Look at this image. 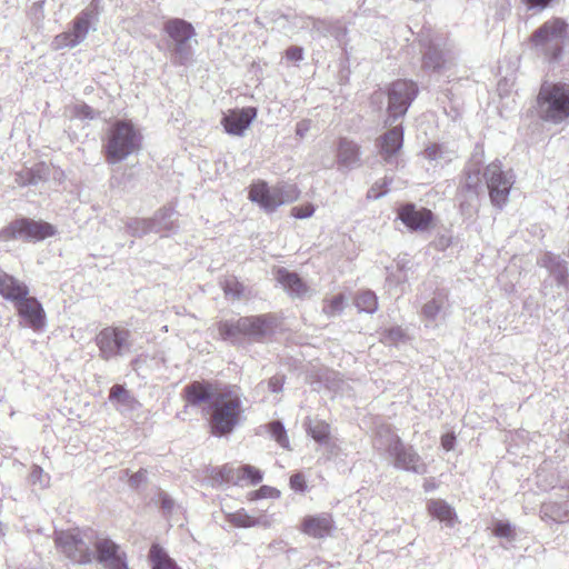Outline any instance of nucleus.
I'll return each instance as SVG.
<instances>
[{
	"mask_svg": "<svg viewBox=\"0 0 569 569\" xmlns=\"http://www.w3.org/2000/svg\"><path fill=\"white\" fill-rule=\"evenodd\" d=\"M189 405L208 402L211 407V430L214 436L230 433L240 422L242 416L241 399L233 391H217L211 385L194 381L184 388Z\"/></svg>",
	"mask_w": 569,
	"mask_h": 569,
	"instance_id": "1",
	"label": "nucleus"
},
{
	"mask_svg": "<svg viewBox=\"0 0 569 569\" xmlns=\"http://www.w3.org/2000/svg\"><path fill=\"white\" fill-rule=\"evenodd\" d=\"M142 147L140 130L129 120H117L107 132L104 144L107 161L119 163L138 153Z\"/></svg>",
	"mask_w": 569,
	"mask_h": 569,
	"instance_id": "2",
	"label": "nucleus"
},
{
	"mask_svg": "<svg viewBox=\"0 0 569 569\" xmlns=\"http://www.w3.org/2000/svg\"><path fill=\"white\" fill-rule=\"evenodd\" d=\"M376 447L388 452L395 468L418 475L427 472V465L422 458L411 446H406L391 429L386 427L378 432Z\"/></svg>",
	"mask_w": 569,
	"mask_h": 569,
	"instance_id": "3",
	"label": "nucleus"
},
{
	"mask_svg": "<svg viewBox=\"0 0 569 569\" xmlns=\"http://www.w3.org/2000/svg\"><path fill=\"white\" fill-rule=\"evenodd\" d=\"M537 112L540 119L555 124L569 117V84L546 82L537 97Z\"/></svg>",
	"mask_w": 569,
	"mask_h": 569,
	"instance_id": "4",
	"label": "nucleus"
},
{
	"mask_svg": "<svg viewBox=\"0 0 569 569\" xmlns=\"http://www.w3.org/2000/svg\"><path fill=\"white\" fill-rule=\"evenodd\" d=\"M531 43L547 59H558L569 48V24L559 18L550 19L533 32Z\"/></svg>",
	"mask_w": 569,
	"mask_h": 569,
	"instance_id": "5",
	"label": "nucleus"
},
{
	"mask_svg": "<svg viewBox=\"0 0 569 569\" xmlns=\"http://www.w3.org/2000/svg\"><path fill=\"white\" fill-rule=\"evenodd\" d=\"M299 194L300 191L295 184L277 183L268 186L262 180L253 182L249 189V199L268 212L274 211L282 204L296 201Z\"/></svg>",
	"mask_w": 569,
	"mask_h": 569,
	"instance_id": "6",
	"label": "nucleus"
},
{
	"mask_svg": "<svg viewBox=\"0 0 569 569\" xmlns=\"http://www.w3.org/2000/svg\"><path fill=\"white\" fill-rule=\"evenodd\" d=\"M163 30L173 42V62L180 66L190 62L198 44L193 26L182 19H170Z\"/></svg>",
	"mask_w": 569,
	"mask_h": 569,
	"instance_id": "7",
	"label": "nucleus"
},
{
	"mask_svg": "<svg viewBox=\"0 0 569 569\" xmlns=\"http://www.w3.org/2000/svg\"><path fill=\"white\" fill-rule=\"evenodd\" d=\"M483 178L492 204L499 209L503 208L509 199L515 176L511 170H503L500 161H493L487 166Z\"/></svg>",
	"mask_w": 569,
	"mask_h": 569,
	"instance_id": "8",
	"label": "nucleus"
},
{
	"mask_svg": "<svg viewBox=\"0 0 569 569\" xmlns=\"http://www.w3.org/2000/svg\"><path fill=\"white\" fill-rule=\"evenodd\" d=\"M54 234L56 228L52 224L44 221L21 218L3 228L0 232V238L4 241H41Z\"/></svg>",
	"mask_w": 569,
	"mask_h": 569,
	"instance_id": "9",
	"label": "nucleus"
},
{
	"mask_svg": "<svg viewBox=\"0 0 569 569\" xmlns=\"http://www.w3.org/2000/svg\"><path fill=\"white\" fill-rule=\"evenodd\" d=\"M271 322L266 316L243 317L234 321H224L219 326L220 336L224 340H237L240 336L260 338L269 333Z\"/></svg>",
	"mask_w": 569,
	"mask_h": 569,
	"instance_id": "10",
	"label": "nucleus"
},
{
	"mask_svg": "<svg viewBox=\"0 0 569 569\" xmlns=\"http://www.w3.org/2000/svg\"><path fill=\"white\" fill-rule=\"evenodd\" d=\"M56 543L73 562L84 565L94 558V552L90 549V538L78 530L58 532Z\"/></svg>",
	"mask_w": 569,
	"mask_h": 569,
	"instance_id": "11",
	"label": "nucleus"
},
{
	"mask_svg": "<svg viewBox=\"0 0 569 569\" xmlns=\"http://www.w3.org/2000/svg\"><path fill=\"white\" fill-rule=\"evenodd\" d=\"M94 14L91 10L80 12L72 21L70 31L57 34L51 41V48L54 51L62 49H72L81 44L88 37L92 28Z\"/></svg>",
	"mask_w": 569,
	"mask_h": 569,
	"instance_id": "12",
	"label": "nucleus"
},
{
	"mask_svg": "<svg viewBox=\"0 0 569 569\" xmlns=\"http://www.w3.org/2000/svg\"><path fill=\"white\" fill-rule=\"evenodd\" d=\"M417 94V86L412 81H395L388 90V114L392 120L402 117Z\"/></svg>",
	"mask_w": 569,
	"mask_h": 569,
	"instance_id": "13",
	"label": "nucleus"
},
{
	"mask_svg": "<svg viewBox=\"0 0 569 569\" xmlns=\"http://www.w3.org/2000/svg\"><path fill=\"white\" fill-rule=\"evenodd\" d=\"M129 332L118 328H104L97 336V345L103 359H111L128 347Z\"/></svg>",
	"mask_w": 569,
	"mask_h": 569,
	"instance_id": "14",
	"label": "nucleus"
},
{
	"mask_svg": "<svg viewBox=\"0 0 569 569\" xmlns=\"http://www.w3.org/2000/svg\"><path fill=\"white\" fill-rule=\"evenodd\" d=\"M14 303L19 317L22 318L24 326L34 331L42 330L46 327L47 317L40 301L26 295L24 298L18 299Z\"/></svg>",
	"mask_w": 569,
	"mask_h": 569,
	"instance_id": "15",
	"label": "nucleus"
},
{
	"mask_svg": "<svg viewBox=\"0 0 569 569\" xmlns=\"http://www.w3.org/2000/svg\"><path fill=\"white\" fill-rule=\"evenodd\" d=\"M96 556L104 569H128L123 552L108 538H97L93 542Z\"/></svg>",
	"mask_w": 569,
	"mask_h": 569,
	"instance_id": "16",
	"label": "nucleus"
},
{
	"mask_svg": "<svg viewBox=\"0 0 569 569\" xmlns=\"http://www.w3.org/2000/svg\"><path fill=\"white\" fill-rule=\"evenodd\" d=\"M256 117L257 109L253 107L232 109L223 114L221 124L228 134L242 137Z\"/></svg>",
	"mask_w": 569,
	"mask_h": 569,
	"instance_id": "17",
	"label": "nucleus"
},
{
	"mask_svg": "<svg viewBox=\"0 0 569 569\" xmlns=\"http://www.w3.org/2000/svg\"><path fill=\"white\" fill-rule=\"evenodd\" d=\"M174 212L171 209H162L156 213L151 220H136L129 227L133 234L142 236L144 233L154 231L162 232L169 231L173 228Z\"/></svg>",
	"mask_w": 569,
	"mask_h": 569,
	"instance_id": "18",
	"label": "nucleus"
},
{
	"mask_svg": "<svg viewBox=\"0 0 569 569\" xmlns=\"http://www.w3.org/2000/svg\"><path fill=\"white\" fill-rule=\"evenodd\" d=\"M335 529L333 519L327 512L306 516L301 523V531L315 539L330 537Z\"/></svg>",
	"mask_w": 569,
	"mask_h": 569,
	"instance_id": "19",
	"label": "nucleus"
},
{
	"mask_svg": "<svg viewBox=\"0 0 569 569\" xmlns=\"http://www.w3.org/2000/svg\"><path fill=\"white\" fill-rule=\"evenodd\" d=\"M398 218L410 230L425 231L432 221V212L426 208H417L408 203L399 208Z\"/></svg>",
	"mask_w": 569,
	"mask_h": 569,
	"instance_id": "20",
	"label": "nucleus"
},
{
	"mask_svg": "<svg viewBox=\"0 0 569 569\" xmlns=\"http://www.w3.org/2000/svg\"><path fill=\"white\" fill-rule=\"evenodd\" d=\"M403 143V130L395 127L386 132L379 140L380 156L387 163L397 162Z\"/></svg>",
	"mask_w": 569,
	"mask_h": 569,
	"instance_id": "21",
	"label": "nucleus"
},
{
	"mask_svg": "<svg viewBox=\"0 0 569 569\" xmlns=\"http://www.w3.org/2000/svg\"><path fill=\"white\" fill-rule=\"evenodd\" d=\"M447 296L436 293L421 308V318L427 328H437L440 320L446 318Z\"/></svg>",
	"mask_w": 569,
	"mask_h": 569,
	"instance_id": "22",
	"label": "nucleus"
},
{
	"mask_svg": "<svg viewBox=\"0 0 569 569\" xmlns=\"http://www.w3.org/2000/svg\"><path fill=\"white\" fill-rule=\"evenodd\" d=\"M274 278L292 298H303L309 292L307 284L296 272L279 268L276 270Z\"/></svg>",
	"mask_w": 569,
	"mask_h": 569,
	"instance_id": "23",
	"label": "nucleus"
},
{
	"mask_svg": "<svg viewBox=\"0 0 569 569\" xmlns=\"http://www.w3.org/2000/svg\"><path fill=\"white\" fill-rule=\"evenodd\" d=\"M541 517L555 522L569 521V489L566 491V495L545 502L541 506Z\"/></svg>",
	"mask_w": 569,
	"mask_h": 569,
	"instance_id": "24",
	"label": "nucleus"
},
{
	"mask_svg": "<svg viewBox=\"0 0 569 569\" xmlns=\"http://www.w3.org/2000/svg\"><path fill=\"white\" fill-rule=\"evenodd\" d=\"M26 295H29V288L23 281L0 271L1 297L8 301L16 302L18 299L24 298Z\"/></svg>",
	"mask_w": 569,
	"mask_h": 569,
	"instance_id": "25",
	"label": "nucleus"
},
{
	"mask_svg": "<svg viewBox=\"0 0 569 569\" xmlns=\"http://www.w3.org/2000/svg\"><path fill=\"white\" fill-rule=\"evenodd\" d=\"M221 477L227 482H233L239 485L240 481L247 479L251 485H257L262 480V473L260 470L252 466H242L237 469L230 467H223L221 470Z\"/></svg>",
	"mask_w": 569,
	"mask_h": 569,
	"instance_id": "26",
	"label": "nucleus"
},
{
	"mask_svg": "<svg viewBox=\"0 0 569 569\" xmlns=\"http://www.w3.org/2000/svg\"><path fill=\"white\" fill-rule=\"evenodd\" d=\"M227 520L238 528H252V527H270V520L262 517L250 516L244 509H239L234 512H226Z\"/></svg>",
	"mask_w": 569,
	"mask_h": 569,
	"instance_id": "27",
	"label": "nucleus"
},
{
	"mask_svg": "<svg viewBox=\"0 0 569 569\" xmlns=\"http://www.w3.org/2000/svg\"><path fill=\"white\" fill-rule=\"evenodd\" d=\"M337 162L341 169H352L359 163V149L356 143L341 139L338 147Z\"/></svg>",
	"mask_w": 569,
	"mask_h": 569,
	"instance_id": "28",
	"label": "nucleus"
},
{
	"mask_svg": "<svg viewBox=\"0 0 569 569\" xmlns=\"http://www.w3.org/2000/svg\"><path fill=\"white\" fill-rule=\"evenodd\" d=\"M429 513L443 522L448 527H453L458 522L455 509L445 500L433 499L428 502Z\"/></svg>",
	"mask_w": 569,
	"mask_h": 569,
	"instance_id": "29",
	"label": "nucleus"
},
{
	"mask_svg": "<svg viewBox=\"0 0 569 569\" xmlns=\"http://www.w3.org/2000/svg\"><path fill=\"white\" fill-rule=\"evenodd\" d=\"M306 426L308 435H310L315 441L330 450L333 449L335 443L330 437V426L327 422L318 419H308Z\"/></svg>",
	"mask_w": 569,
	"mask_h": 569,
	"instance_id": "30",
	"label": "nucleus"
},
{
	"mask_svg": "<svg viewBox=\"0 0 569 569\" xmlns=\"http://www.w3.org/2000/svg\"><path fill=\"white\" fill-rule=\"evenodd\" d=\"M149 557L152 562V569H179L167 552L157 545L151 547Z\"/></svg>",
	"mask_w": 569,
	"mask_h": 569,
	"instance_id": "31",
	"label": "nucleus"
},
{
	"mask_svg": "<svg viewBox=\"0 0 569 569\" xmlns=\"http://www.w3.org/2000/svg\"><path fill=\"white\" fill-rule=\"evenodd\" d=\"M356 306L359 311L373 313L378 309V299L375 292L366 290L356 297Z\"/></svg>",
	"mask_w": 569,
	"mask_h": 569,
	"instance_id": "32",
	"label": "nucleus"
},
{
	"mask_svg": "<svg viewBox=\"0 0 569 569\" xmlns=\"http://www.w3.org/2000/svg\"><path fill=\"white\" fill-rule=\"evenodd\" d=\"M448 62L443 53L437 49L429 50L423 58V67L433 71H440Z\"/></svg>",
	"mask_w": 569,
	"mask_h": 569,
	"instance_id": "33",
	"label": "nucleus"
},
{
	"mask_svg": "<svg viewBox=\"0 0 569 569\" xmlns=\"http://www.w3.org/2000/svg\"><path fill=\"white\" fill-rule=\"evenodd\" d=\"M223 290L224 295L232 300H239L247 297L244 286L240 283L236 278L226 279L223 283Z\"/></svg>",
	"mask_w": 569,
	"mask_h": 569,
	"instance_id": "34",
	"label": "nucleus"
},
{
	"mask_svg": "<svg viewBox=\"0 0 569 569\" xmlns=\"http://www.w3.org/2000/svg\"><path fill=\"white\" fill-rule=\"evenodd\" d=\"M66 113L70 118H77L80 120H91L96 117L94 110L81 102L67 107Z\"/></svg>",
	"mask_w": 569,
	"mask_h": 569,
	"instance_id": "35",
	"label": "nucleus"
},
{
	"mask_svg": "<svg viewBox=\"0 0 569 569\" xmlns=\"http://www.w3.org/2000/svg\"><path fill=\"white\" fill-rule=\"evenodd\" d=\"M271 437L284 449L290 448V442L283 425L280 421H273L269 425Z\"/></svg>",
	"mask_w": 569,
	"mask_h": 569,
	"instance_id": "36",
	"label": "nucleus"
},
{
	"mask_svg": "<svg viewBox=\"0 0 569 569\" xmlns=\"http://www.w3.org/2000/svg\"><path fill=\"white\" fill-rule=\"evenodd\" d=\"M346 299L343 295H337L330 300H327L323 306V311L328 316L339 315L345 308Z\"/></svg>",
	"mask_w": 569,
	"mask_h": 569,
	"instance_id": "37",
	"label": "nucleus"
},
{
	"mask_svg": "<svg viewBox=\"0 0 569 569\" xmlns=\"http://www.w3.org/2000/svg\"><path fill=\"white\" fill-rule=\"evenodd\" d=\"M29 479L33 486H38L41 489L47 488L50 483V476L38 466L32 468Z\"/></svg>",
	"mask_w": 569,
	"mask_h": 569,
	"instance_id": "38",
	"label": "nucleus"
},
{
	"mask_svg": "<svg viewBox=\"0 0 569 569\" xmlns=\"http://www.w3.org/2000/svg\"><path fill=\"white\" fill-rule=\"evenodd\" d=\"M280 497V491L273 487L262 486L258 490L249 493V500H258L264 498L276 499Z\"/></svg>",
	"mask_w": 569,
	"mask_h": 569,
	"instance_id": "39",
	"label": "nucleus"
},
{
	"mask_svg": "<svg viewBox=\"0 0 569 569\" xmlns=\"http://www.w3.org/2000/svg\"><path fill=\"white\" fill-rule=\"evenodd\" d=\"M493 533L500 538L513 539L515 529L510 522L498 520L493 525Z\"/></svg>",
	"mask_w": 569,
	"mask_h": 569,
	"instance_id": "40",
	"label": "nucleus"
},
{
	"mask_svg": "<svg viewBox=\"0 0 569 569\" xmlns=\"http://www.w3.org/2000/svg\"><path fill=\"white\" fill-rule=\"evenodd\" d=\"M403 338L405 332L400 327H393L391 329L385 330L381 333V341L388 345L397 343Z\"/></svg>",
	"mask_w": 569,
	"mask_h": 569,
	"instance_id": "41",
	"label": "nucleus"
},
{
	"mask_svg": "<svg viewBox=\"0 0 569 569\" xmlns=\"http://www.w3.org/2000/svg\"><path fill=\"white\" fill-rule=\"evenodd\" d=\"M549 272L555 277L559 284L567 286L569 280V273L565 261L560 262L558 266L550 269Z\"/></svg>",
	"mask_w": 569,
	"mask_h": 569,
	"instance_id": "42",
	"label": "nucleus"
},
{
	"mask_svg": "<svg viewBox=\"0 0 569 569\" xmlns=\"http://www.w3.org/2000/svg\"><path fill=\"white\" fill-rule=\"evenodd\" d=\"M316 208L308 203L305 206H296L291 209V216L296 219H307L313 216Z\"/></svg>",
	"mask_w": 569,
	"mask_h": 569,
	"instance_id": "43",
	"label": "nucleus"
},
{
	"mask_svg": "<svg viewBox=\"0 0 569 569\" xmlns=\"http://www.w3.org/2000/svg\"><path fill=\"white\" fill-rule=\"evenodd\" d=\"M467 178H466V186L469 189H477L479 184L481 183V177H480V170L479 168H473L470 166L467 169Z\"/></svg>",
	"mask_w": 569,
	"mask_h": 569,
	"instance_id": "44",
	"label": "nucleus"
},
{
	"mask_svg": "<svg viewBox=\"0 0 569 569\" xmlns=\"http://www.w3.org/2000/svg\"><path fill=\"white\" fill-rule=\"evenodd\" d=\"M284 57L288 61L297 64L305 59V50L302 47L292 46L286 50Z\"/></svg>",
	"mask_w": 569,
	"mask_h": 569,
	"instance_id": "45",
	"label": "nucleus"
},
{
	"mask_svg": "<svg viewBox=\"0 0 569 569\" xmlns=\"http://www.w3.org/2000/svg\"><path fill=\"white\" fill-rule=\"evenodd\" d=\"M290 488L296 491L303 493L307 490V481L302 473L298 472L290 477Z\"/></svg>",
	"mask_w": 569,
	"mask_h": 569,
	"instance_id": "46",
	"label": "nucleus"
},
{
	"mask_svg": "<svg viewBox=\"0 0 569 569\" xmlns=\"http://www.w3.org/2000/svg\"><path fill=\"white\" fill-rule=\"evenodd\" d=\"M110 400L126 402L129 399L128 391L120 385H116L110 390Z\"/></svg>",
	"mask_w": 569,
	"mask_h": 569,
	"instance_id": "47",
	"label": "nucleus"
},
{
	"mask_svg": "<svg viewBox=\"0 0 569 569\" xmlns=\"http://www.w3.org/2000/svg\"><path fill=\"white\" fill-rule=\"evenodd\" d=\"M562 261L563 260L559 256H556V254H552L550 252H547L541 258L540 263H541L542 267H545L548 270H550V269L555 268L556 266H558Z\"/></svg>",
	"mask_w": 569,
	"mask_h": 569,
	"instance_id": "48",
	"label": "nucleus"
},
{
	"mask_svg": "<svg viewBox=\"0 0 569 569\" xmlns=\"http://www.w3.org/2000/svg\"><path fill=\"white\" fill-rule=\"evenodd\" d=\"M317 21L311 17H295L293 24L297 29H310L316 26Z\"/></svg>",
	"mask_w": 569,
	"mask_h": 569,
	"instance_id": "49",
	"label": "nucleus"
},
{
	"mask_svg": "<svg viewBox=\"0 0 569 569\" xmlns=\"http://www.w3.org/2000/svg\"><path fill=\"white\" fill-rule=\"evenodd\" d=\"M425 157L430 160H437L442 158V150L441 146L439 144H431L426 148L423 152Z\"/></svg>",
	"mask_w": 569,
	"mask_h": 569,
	"instance_id": "50",
	"label": "nucleus"
},
{
	"mask_svg": "<svg viewBox=\"0 0 569 569\" xmlns=\"http://www.w3.org/2000/svg\"><path fill=\"white\" fill-rule=\"evenodd\" d=\"M282 387H283V377L274 376V377L270 378V380L268 382V388L271 392L278 393V392L282 391Z\"/></svg>",
	"mask_w": 569,
	"mask_h": 569,
	"instance_id": "51",
	"label": "nucleus"
},
{
	"mask_svg": "<svg viewBox=\"0 0 569 569\" xmlns=\"http://www.w3.org/2000/svg\"><path fill=\"white\" fill-rule=\"evenodd\" d=\"M456 437L453 433L443 435L441 438V446L445 450L450 451L455 448Z\"/></svg>",
	"mask_w": 569,
	"mask_h": 569,
	"instance_id": "52",
	"label": "nucleus"
},
{
	"mask_svg": "<svg viewBox=\"0 0 569 569\" xmlns=\"http://www.w3.org/2000/svg\"><path fill=\"white\" fill-rule=\"evenodd\" d=\"M310 130V121L309 120H302L297 123L296 127V134L300 138H303L307 132Z\"/></svg>",
	"mask_w": 569,
	"mask_h": 569,
	"instance_id": "53",
	"label": "nucleus"
},
{
	"mask_svg": "<svg viewBox=\"0 0 569 569\" xmlns=\"http://www.w3.org/2000/svg\"><path fill=\"white\" fill-rule=\"evenodd\" d=\"M27 174L29 176L27 179H23L21 174H19V179H17L19 181V183L21 184H34L38 182V180L41 179L40 176H36V173L33 172V170L31 171H28Z\"/></svg>",
	"mask_w": 569,
	"mask_h": 569,
	"instance_id": "54",
	"label": "nucleus"
},
{
	"mask_svg": "<svg viewBox=\"0 0 569 569\" xmlns=\"http://www.w3.org/2000/svg\"><path fill=\"white\" fill-rule=\"evenodd\" d=\"M398 273H399V274H397V276H396V274H393V273L388 274V277H387V282H388L390 286L398 284V283H400V282H402V281H405V280H406V277H405V274L402 273V271H401V270H399V271H398Z\"/></svg>",
	"mask_w": 569,
	"mask_h": 569,
	"instance_id": "55",
	"label": "nucleus"
},
{
	"mask_svg": "<svg viewBox=\"0 0 569 569\" xmlns=\"http://www.w3.org/2000/svg\"><path fill=\"white\" fill-rule=\"evenodd\" d=\"M173 506V500L166 493H161V507L167 511H171Z\"/></svg>",
	"mask_w": 569,
	"mask_h": 569,
	"instance_id": "56",
	"label": "nucleus"
},
{
	"mask_svg": "<svg viewBox=\"0 0 569 569\" xmlns=\"http://www.w3.org/2000/svg\"><path fill=\"white\" fill-rule=\"evenodd\" d=\"M144 480H146V471L141 470L131 477L130 482L132 486H139Z\"/></svg>",
	"mask_w": 569,
	"mask_h": 569,
	"instance_id": "57",
	"label": "nucleus"
},
{
	"mask_svg": "<svg viewBox=\"0 0 569 569\" xmlns=\"http://www.w3.org/2000/svg\"><path fill=\"white\" fill-rule=\"evenodd\" d=\"M551 0H526L530 7L546 8Z\"/></svg>",
	"mask_w": 569,
	"mask_h": 569,
	"instance_id": "58",
	"label": "nucleus"
},
{
	"mask_svg": "<svg viewBox=\"0 0 569 569\" xmlns=\"http://www.w3.org/2000/svg\"><path fill=\"white\" fill-rule=\"evenodd\" d=\"M376 97L380 99L382 97V93H378L376 94Z\"/></svg>",
	"mask_w": 569,
	"mask_h": 569,
	"instance_id": "59",
	"label": "nucleus"
}]
</instances>
